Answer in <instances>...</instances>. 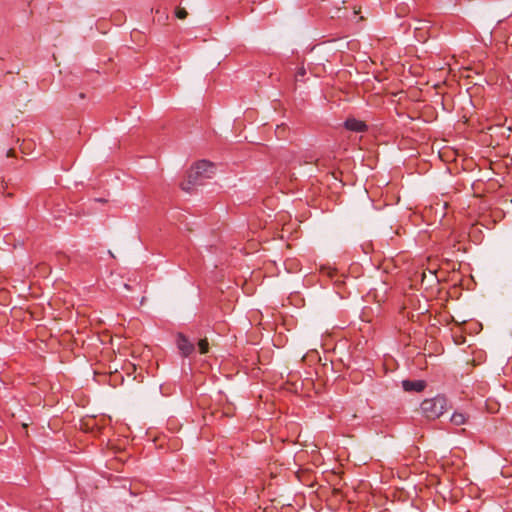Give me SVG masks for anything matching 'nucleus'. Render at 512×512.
Returning <instances> with one entry per match:
<instances>
[{
	"label": "nucleus",
	"mask_w": 512,
	"mask_h": 512,
	"mask_svg": "<svg viewBox=\"0 0 512 512\" xmlns=\"http://www.w3.org/2000/svg\"><path fill=\"white\" fill-rule=\"evenodd\" d=\"M198 348H199L200 353H202V354L208 352L209 343H208L207 339H201L198 342Z\"/></svg>",
	"instance_id": "nucleus-7"
},
{
	"label": "nucleus",
	"mask_w": 512,
	"mask_h": 512,
	"mask_svg": "<svg viewBox=\"0 0 512 512\" xmlns=\"http://www.w3.org/2000/svg\"><path fill=\"white\" fill-rule=\"evenodd\" d=\"M177 345L184 356H188L194 350V345L182 334L178 336Z\"/></svg>",
	"instance_id": "nucleus-4"
},
{
	"label": "nucleus",
	"mask_w": 512,
	"mask_h": 512,
	"mask_svg": "<svg viewBox=\"0 0 512 512\" xmlns=\"http://www.w3.org/2000/svg\"><path fill=\"white\" fill-rule=\"evenodd\" d=\"M13 153H14V150L13 149H9L8 152H7V157H12Z\"/></svg>",
	"instance_id": "nucleus-9"
},
{
	"label": "nucleus",
	"mask_w": 512,
	"mask_h": 512,
	"mask_svg": "<svg viewBox=\"0 0 512 512\" xmlns=\"http://www.w3.org/2000/svg\"><path fill=\"white\" fill-rule=\"evenodd\" d=\"M468 418H469L468 414L461 412V411H455L452 414L450 421L452 424H454L456 426H460V425H464L467 422Z\"/></svg>",
	"instance_id": "nucleus-6"
},
{
	"label": "nucleus",
	"mask_w": 512,
	"mask_h": 512,
	"mask_svg": "<svg viewBox=\"0 0 512 512\" xmlns=\"http://www.w3.org/2000/svg\"><path fill=\"white\" fill-rule=\"evenodd\" d=\"M215 172L213 163L201 160L197 162L188 172L187 181L181 184L184 191L190 192L193 186L203 184L205 179L211 178Z\"/></svg>",
	"instance_id": "nucleus-1"
},
{
	"label": "nucleus",
	"mask_w": 512,
	"mask_h": 512,
	"mask_svg": "<svg viewBox=\"0 0 512 512\" xmlns=\"http://www.w3.org/2000/svg\"><path fill=\"white\" fill-rule=\"evenodd\" d=\"M402 387L407 392H411V391L421 392L426 387V383L423 380H414V381L404 380L402 382Z\"/></svg>",
	"instance_id": "nucleus-3"
},
{
	"label": "nucleus",
	"mask_w": 512,
	"mask_h": 512,
	"mask_svg": "<svg viewBox=\"0 0 512 512\" xmlns=\"http://www.w3.org/2000/svg\"><path fill=\"white\" fill-rule=\"evenodd\" d=\"M175 14L176 17L179 19H185L188 15L187 11L184 8H177Z\"/></svg>",
	"instance_id": "nucleus-8"
},
{
	"label": "nucleus",
	"mask_w": 512,
	"mask_h": 512,
	"mask_svg": "<svg viewBox=\"0 0 512 512\" xmlns=\"http://www.w3.org/2000/svg\"><path fill=\"white\" fill-rule=\"evenodd\" d=\"M346 129L354 132H364L367 130V125L360 120L355 118H349L344 123Z\"/></svg>",
	"instance_id": "nucleus-5"
},
{
	"label": "nucleus",
	"mask_w": 512,
	"mask_h": 512,
	"mask_svg": "<svg viewBox=\"0 0 512 512\" xmlns=\"http://www.w3.org/2000/svg\"><path fill=\"white\" fill-rule=\"evenodd\" d=\"M420 407L426 418L434 420L447 411L448 400L444 395H437L423 400Z\"/></svg>",
	"instance_id": "nucleus-2"
}]
</instances>
